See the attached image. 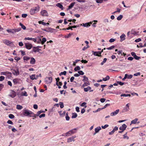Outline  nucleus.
<instances>
[{
    "instance_id": "nucleus-38",
    "label": "nucleus",
    "mask_w": 146,
    "mask_h": 146,
    "mask_svg": "<svg viewBox=\"0 0 146 146\" xmlns=\"http://www.w3.org/2000/svg\"><path fill=\"white\" fill-rule=\"evenodd\" d=\"M80 69V67L78 66H76V67L74 69V70L75 71H76L78 70H79Z\"/></svg>"
},
{
    "instance_id": "nucleus-1",
    "label": "nucleus",
    "mask_w": 146,
    "mask_h": 146,
    "mask_svg": "<svg viewBox=\"0 0 146 146\" xmlns=\"http://www.w3.org/2000/svg\"><path fill=\"white\" fill-rule=\"evenodd\" d=\"M39 7L38 6L36 7L31 9L30 11V13L31 15H33L39 11Z\"/></svg>"
},
{
    "instance_id": "nucleus-27",
    "label": "nucleus",
    "mask_w": 146,
    "mask_h": 146,
    "mask_svg": "<svg viewBox=\"0 0 146 146\" xmlns=\"http://www.w3.org/2000/svg\"><path fill=\"white\" fill-rule=\"evenodd\" d=\"M16 108L18 110H21L23 108V107L22 106L20 105H17Z\"/></svg>"
},
{
    "instance_id": "nucleus-18",
    "label": "nucleus",
    "mask_w": 146,
    "mask_h": 146,
    "mask_svg": "<svg viewBox=\"0 0 146 146\" xmlns=\"http://www.w3.org/2000/svg\"><path fill=\"white\" fill-rule=\"evenodd\" d=\"M75 4V2L71 3L70 5L69 6L67 10H69L72 8L74 6Z\"/></svg>"
},
{
    "instance_id": "nucleus-51",
    "label": "nucleus",
    "mask_w": 146,
    "mask_h": 146,
    "mask_svg": "<svg viewBox=\"0 0 146 146\" xmlns=\"http://www.w3.org/2000/svg\"><path fill=\"white\" fill-rule=\"evenodd\" d=\"M78 73L79 74V75H83L84 73L82 71H78Z\"/></svg>"
},
{
    "instance_id": "nucleus-57",
    "label": "nucleus",
    "mask_w": 146,
    "mask_h": 146,
    "mask_svg": "<svg viewBox=\"0 0 146 146\" xmlns=\"http://www.w3.org/2000/svg\"><path fill=\"white\" fill-rule=\"evenodd\" d=\"M27 16V14H23L22 15V17L23 18H25Z\"/></svg>"
},
{
    "instance_id": "nucleus-58",
    "label": "nucleus",
    "mask_w": 146,
    "mask_h": 146,
    "mask_svg": "<svg viewBox=\"0 0 146 146\" xmlns=\"http://www.w3.org/2000/svg\"><path fill=\"white\" fill-rule=\"evenodd\" d=\"M106 100V99L105 98H102L100 100V101L102 103H104Z\"/></svg>"
},
{
    "instance_id": "nucleus-35",
    "label": "nucleus",
    "mask_w": 146,
    "mask_h": 146,
    "mask_svg": "<svg viewBox=\"0 0 146 146\" xmlns=\"http://www.w3.org/2000/svg\"><path fill=\"white\" fill-rule=\"evenodd\" d=\"M15 33L17 32H19L21 30V28H18L17 29H14Z\"/></svg>"
},
{
    "instance_id": "nucleus-50",
    "label": "nucleus",
    "mask_w": 146,
    "mask_h": 146,
    "mask_svg": "<svg viewBox=\"0 0 146 146\" xmlns=\"http://www.w3.org/2000/svg\"><path fill=\"white\" fill-rule=\"evenodd\" d=\"M133 58L136 60H139L141 58L140 57L136 55Z\"/></svg>"
},
{
    "instance_id": "nucleus-46",
    "label": "nucleus",
    "mask_w": 146,
    "mask_h": 146,
    "mask_svg": "<svg viewBox=\"0 0 146 146\" xmlns=\"http://www.w3.org/2000/svg\"><path fill=\"white\" fill-rule=\"evenodd\" d=\"M42 36H38V38L39 39V40H38V41L37 42L38 43H41V37H42Z\"/></svg>"
},
{
    "instance_id": "nucleus-14",
    "label": "nucleus",
    "mask_w": 146,
    "mask_h": 146,
    "mask_svg": "<svg viewBox=\"0 0 146 146\" xmlns=\"http://www.w3.org/2000/svg\"><path fill=\"white\" fill-rule=\"evenodd\" d=\"M125 35L124 34H122V35L120 36V42H121L123 40H124L125 39Z\"/></svg>"
},
{
    "instance_id": "nucleus-21",
    "label": "nucleus",
    "mask_w": 146,
    "mask_h": 146,
    "mask_svg": "<svg viewBox=\"0 0 146 146\" xmlns=\"http://www.w3.org/2000/svg\"><path fill=\"white\" fill-rule=\"evenodd\" d=\"M13 82L15 84H16L18 82V78L14 79L13 80Z\"/></svg>"
},
{
    "instance_id": "nucleus-15",
    "label": "nucleus",
    "mask_w": 146,
    "mask_h": 146,
    "mask_svg": "<svg viewBox=\"0 0 146 146\" xmlns=\"http://www.w3.org/2000/svg\"><path fill=\"white\" fill-rule=\"evenodd\" d=\"M3 42L6 45H9L10 44L12 43L11 42L7 40H3Z\"/></svg>"
},
{
    "instance_id": "nucleus-43",
    "label": "nucleus",
    "mask_w": 146,
    "mask_h": 146,
    "mask_svg": "<svg viewBox=\"0 0 146 146\" xmlns=\"http://www.w3.org/2000/svg\"><path fill=\"white\" fill-rule=\"evenodd\" d=\"M66 71H64L63 72H61L59 74V75L61 76V75H66Z\"/></svg>"
},
{
    "instance_id": "nucleus-56",
    "label": "nucleus",
    "mask_w": 146,
    "mask_h": 146,
    "mask_svg": "<svg viewBox=\"0 0 146 146\" xmlns=\"http://www.w3.org/2000/svg\"><path fill=\"white\" fill-rule=\"evenodd\" d=\"M115 47V46H111L109 47V48H107L106 49L108 50H111L113 49Z\"/></svg>"
},
{
    "instance_id": "nucleus-45",
    "label": "nucleus",
    "mask_w": 146,
    "mask_h": 146,
    "mask_svg": "<svg viewBox=\"0 0 146 146\" xmlns=\"http://www.w3.org/2000/svg\"><path fill=\"white\" fill-rule=\"evenodd\" d=\"M59 80H60V78L58 77L56 79V84L57 86H58V82L59 81Z\"/></svg>"
},
{
    "instance_id": "nucleus-34",
    "label": "nucleus",
    "mask_w": 146,
    "mask_h": 146,
    "mask_svg": "<svg viewBox=\"0 0 146 146\" xmlns=\"http://www.w3.org/2000/svg\"><path fill=\"white\" fill-rule=\"evenodd\" d=\"M30 59V57L27 56H24L23 57L24 60H28Z\"/></svg>"
},
{
    "instance_id": "nucleus-6",
    "label": "nucleus",
    "mask_w": 146,
    "mask_h": 146,
    "mask_svg": "<svg viewBox=\"0 0 146 146\" xmlns=\"http://www.w3.org/2000/svg\"><path fill=\"white\" fill-rule=\"evenodd\" d=\"M41 15L43 16H48V13L46 10H43L41 12Z\"/></svg>"
},
{
    "instance_id": "nucleus-23",
    "label": "nucleus",
    "mask_w": 146,
    "mask_h": 146,
    "mask_svg": "<svg viewBox=\"0 0 146 146\" xmlns=\"http://www.w3.org/2000/svg\"><path fill=\"white\" fill-rule=\"evenodd\" d=\"M56 6L61 9L62 10L63 9V6L60 3H58L56 4Z\"/></svg>"
},
{
    "instance_id": "nucleus-28",
    "label": "nucleus",
    "mask_w": 146,
    "mask_h": 146,
    "mask_svg": "<svg viewBox=\"0 0 146 146\" xmlns=\"http://www.w3.org/2000/svg\"><path fill=\"white\" fill-rule=\"evenodd\" d=\"M89 85V82L87 81L86 82H85L84 84H83V87H85L86 86H88V85Z\"/></svg>"
},
{
    "instance_id": "nucleus-36",
    "label": "nucleus",
    "mask_w": 146,
    "mask_h": 146,
    "mask_svg": "<svg viewBox=\"0 0 146 146\" xmlns=\"http://www.w3.org/2000/svg\"><path fill=\"white\" fill-rule=\"evenodd\" d=\"M12 73L11 72H9L7 74V76L9 78H10L11 77Z\"/></svg>"
},
{
    "instance_id": "nucleus-8",
    "label": "nucleus",
    "mask_w": 146,
    "mask_h": 146,
    "mask_svg": "<svg viewBox=\"0 0 146 146\" xmlns=\"http://www.w3.org/2000/svg\"><path fill=\"white\" fill-rule=\"evenodd\" d=\"M93 54L95 56H101V52L99 51L98 52H94V51H92Z\"/></svg>"
},
{
    "instance_id": "nucleus-54",
    "label": "nucleus",
    "mask_w": 146,
    "mask_h": 146,
    "mask_svg": "<svg viewBox=\"0 0 146 146\" xmlns=\"http://www.w3.org/2000/svg\"><path fill=\"white\" fill-rule=\"evenodd\" d=\"M131 34H133L134 35H136L137 34V33L133 30L131 31Z\"/></svg>"
},
{
    "instance_id": "nucleus-47",
    "label": "nucleus",
    "mask_w": 146,
    "mask_h": 146,
    "mask_svg": "<svg viewBox=\"0 0 146 146\" xmlns=\"http://www.w3.org/2000/svg\"><path fill=\"white\" fill-rule=\"evenodd\" d=\"M44 112L43 111H40L37 112V113L36 115V116H38L41 113Z\"/></svg>"
},
{
    "instance_id": "nucleus-20",
    "label": "nucleus",
    "mask_w": 146,
    "mask_h": 146,
    "mask_svg": "<svg viewBox=\"0 0 146 146\" xmlns=\"http://www.w3.org/2000/svg\"><path fill=\"white\" fill-rule=\"evenodd\" d=\"M9 96L12 98H13L16 96V94L15 92L13 91L12 92V94L10 95Z\"/></svg>"
},
{
    "instance_id": "nucleus-16",
    "label": "nucleus",
    "mask_w": 146,
    "mask_h": 146,
    "mask_svg": "<svg viewBox=\"0 0 146 146\" xmlns=\"http://www.w3.org/2000/svg\"><path fill=\"white\" fill-rule=\"evenodd\" d=\"M101 129L100 127H98L95 128V133H94V135H95L97 133H98L99 131Z\"/></svg>"
},
{
    "instance_id": "nucleus-49",
    "label": "nucleus",
    "mask_w": 146,
    "mask_h": 146,
    "mask_svg": "<svg viewBox=\"0 0 146 146\" xmlns=\"http://www.w3.org/2000/svg\"><path fill=\"white\" fill-rule=\"evenodd\" d=\"M117 83L118 84L121 86L123 85L124 84V82H121L119 81L117 82Z\"/></svg>"
},
{
    "instance_id": "nucleus-19",
    "label": "nucleus",
    "mask_w": 146,
    "mask_h": 146,
    "mask_svg": "<svg viewBox=\"0 0 146 146\" xmlns=\"http://www.w3.org/2000/svg\"><path fill=\"white\" fill-rule=\"evenodd\" d=\"M110 79V77L109 76H107L105 78H104L102 79V80L104 81H106L107 80H109Z\"/></svg>"
},
{
    "instance_id": "nucleus-61",
    "label": "nucleus",
    "mask_w": 146,
    "mask_h": 146,
    "mask_svg": "<svg viewBox=\"0 0 146 146\" xmlns=\"http://www.w3.org/2000/svg\"><path fill=\"white\" fill-rule=\"evenodd\" d=\"M115 40V39L113 38H111L109 40V42H114Z\"/></svg>"
},
{
    "instance_id": "nucleus-40",
    "label": "nucleus",
    "mask_w": 146,
    "mask_h": 146,
    "mask_svg": "<svg viewBox=\"0 0 146 146\" xmlns=\"http://www.w3.org/2000/svg\"><path fill=\"white\" fill-rule=\"evenodd\" d=\"M104 22L105 23H107L109 22V21L107 19H105L103 20Z\"/></svg>"
},
{
    "instance_id": "nucleus-11",
    "label": "nucleus",
    "mask_w": 146,
    "mask_h": 146,
    "mask_svg": "<svg viewBox=\"0 0 146 146\" xmlns=\"http://www.w3.org/2000/svg\"><path fill=\"white\" fill-rule=\"evenodd\" d=\"M119 111V109H117L115 111L111 112L110 114L111 116H113L116 115L118 113Z\"/></svg>"
},
{
    "instance_id": "nucleus-9",
    "label": "nucleus",
    "mask_w": 146,
    "mask_h": 146,
    "mask_svg": "<svg viewBox=\"0 0 146 146\" xmlns=\"http://www.w3.org/2000/svg\"><path fill=\"white\" fill-rule=\"evenodd\" d=\"M25 47L28 49H30L32 47V45L31 44L29 43H25Z\"/></svg>"
},
{
    "instance_id": "nucleus-32",
    "label": "nucleus",
    "mask_w": 146,
    "mask_h": 146,
    "mask_svg": "<svg viewBox=\"0 0 146 146\" xmlns=\"http://www.w3.org/2000/svg\"><path fill=\"white\" fill-rule=\"evenodd\" d=\"M84 79L83 80V81L85 82V81H87L88 80V78L87 77L85 76H84L83 77Z\"/></svg>"
},
{
    "instance_id": "nucleus-59",
    "label": "nucleus",
    "mask_w": 146,
    "mask_h": 146,
    "mask_svg": "<svg viewBox=\"0 0 146 146\" xmlns=\"http://www.w3.org/2000/svg\"><path fill=\"white\" fill-rule=\"evenodd\" d=\"M7 123L8 124H11L12 125L13 124V122L10 120H9L7 121Z\"/></svg>"
},
{
    "instance_id": "nucleus-52",
    "label": "nucleus",
    "mask_w": 146,
    "mask_h": 146,
    "mask_svg": "<svg viewBox=\"0 0 146 146\" xmlns=\"http://www.w3.org/2000/svg\"><path fill=\"white\" fill-rule=\"evenodd\" d=\"M38 23L39 24H41L44 25H46V23L42 21H38Z\"/></svg>"
},
{
    "instance_id": "nucleus-39",
    "label": "nucleus",
    "mask_w": 146,
    "mask_h": 146,
    "mask_svg": "<svg viewBox=\"0 0 146 146\" xmlns=\"http://www.w3.org/2000/svg\"><path fill=\"white\" fill-rule=\"evenodd\" d=\"M123 17V16L122 15H120L117 18V19L118 20H121Z\"/></svg>"
},
{
    "instance_id": "nucleus-3",
    "label": "nucleus",
    "mask_w": 146,
    "mask_h": 146,
    "mask_svg": "<svg viewBox=\"0 0 146 146\" xmlns=\"http://www.w3.org/2000/svg\"><path fill=\"white\" fill-rule=\"evenodd\" d=\"M76 135L72 136L67 139V142L68 143H70L72 141L74 142L75 141L74 139L76 137Z\"/></svg>"
},
{
    "instance_id": "nucleus-7",
    "label": "nucleus",
    "mask_w": 146,
    "mask_h": 146,
    "mask_svg": "<svg viewBox=\"0 0 146 146\" xmlns=\"http://www.w3.org/2000/svg\"><path fill=\"white\" fill-rule=\"evenodd\" d=\"M12 73L14 75L18 76L19 74V72L18 69H17L16 70H13Z\"/></svg>"
},
{
    "instance_id": "nucleus-2",
    "label": "nucleus",
    "mask_w": 146,
    "mask_h": 146,
    "mask_svg": "<svg viewBox=\"0 0 146 146\" xmlns=\"http://www.w3.org/2000/svg\"><path fill=\"white\" fill-rule=\"evenodd\" d=\"M77 130V128H74L69 131L65 133L66 136H69L71 135L72 134L76 133Z\"/></svg>"
},
{
    "instance_id": "nucleus-25",
    "label": "nucleus",
    "mask_w": 146,
    "mask_h": 146,
    "mask_svg": "<svg viewBox=\"0 0 146 146\" xmlns=\"http://www.w3.org/2000/svg\"><path fill=\"white\" fill-rule=\"evenodd\" d=\"M129 109V108L125 107L123 110V112H125L128 111Z\"/></svg>"
},
{
    "instance_id": "nucleus-26",
    "label": "nucleus",
    "mask_w": 146,
    "mask_h": 146,
    "mask_svg": "<svg viewBox=\"0 0 146 146\" xmlns=\"http://www.w3.org/2000/svg\"><path fill=\"white\" fill-rule=\"evenodd\" d=\"M80 61V60L77 59L75 60V61L73 62V65L74 66H76V64L78 62Z\"/></svg>"
},
{
    "instance_id": "nucleus-17",
    "label": "nucleus",
    "mask_w": 146,
    "mask_h": 146,
    "mask_svg": "<svg viewBox=\"0 0 146 146\" xmlns=\"http://www.w3.org/2000/svg\"><path fill=\"white\" fill-rule=\"evenodd\" d=\"M31 61H30V63L31 64H35V59L33 58H31Z\"/></svg>"
},
{
    "instance_id": "nucleus-30",
    "label": "nucleus",
    "mask_w": 146,
    "mask_h": 146,
    "mask_svg": "<svg viewBox=\"0 0 146 146\" xmlns=\"http://www.w3.org/2000/svg\"><path fill=\"white\" fill-rule=\"evenodd\" d=\"M72 118H74L77 117V114L76 113H74L72 114Z\"/></svg>"
},
{
    "instance_id": "nucleus-60",
    "label": "nucleus",
    "mask_w": 146,
    "mask_h": 146,
    "mask_svg": "<svg viewBox=\"0 0 146 146\" xmlns=\"http://www.w3.org/2000/svg\"><path fill=\"white\" fill-rule=\"evenodd\" d=\"M141 39L140 38H139L137 39H136L135 40V42H139V41H141Z\"/></svg>"
},
{
    "instance_id": "nucleus-37",
    "label": "nucleus",
    "mask_w": 146,
    "mask_h": 146,
    "mask_svg": "<svg viewBox=\"0 0 146 146\" xmlns=\"http://www.w3.org/2000/svg\"><path fill=\"white\" fill-rule=\"evenodd\" d=\"M19 25L21 27V28L25 30L26 29V27L21 23H20Z\"/></svg>"
},
{
    "instance_id": "nucleus-62",
    "label": "nucleus",
    "mask_w": 146,
    "mask_h": 146,
    "mask_svg": "<svg viewBox=\"0 0 146 146\" xmlns=\"http://www.w3.org/2000/svg\"><path fill=\"white\" fill-rule=\"evenodd\" d=\"M82 63H86L88 62V61L86 60H82L81 61Z\"/></svg>"
},
{
    "instance_id": "nucleus-24",
    "label": "nucleus",
    "mask_w": 146,
    "mask_h": 146,
    "mask_svg": "<svg viewBox=\"0 0 146 146\" xmlns=\"http://www.w3.org/2000/svg\"><path fill=\"white\" fill-rule=\"evenodd\" d=\"M91 88L90 87L88 86L87 88H84V90L85 92H87L88 90H91Z\"/></svg>"
},
{
    "instance_id": "nucleus-12",
    "label": "nucleus",
    "mask_w": 146,
    "mask_h": 146,
    "mask_svg": "<svg viewBox=\"0 0 146 146\" xmlns=\"http://www.w3.org/2000/svg\"><path fill=\"white\" fill-rule=\"evenodd\" d=\"M92 23V22H90L89 23H83L82 25L85 27H88L90 26L91 24Z\"/></svg>"
},
{
    "instance_id": "nucleus-22",
    "label": "nucleus",
    "mask_w": 146,
    "mask_h": 146,
    "mask_svg": "<svg viewBox=\"0 0 146 146\" xmlns=\"http://www.w3.org/2000/svg\"><path fill=\"white\" fill-rule=\"evenodd\" d=\"M30 78L32 80L37 79V78H36L35 77V74H33L31 75L30 76Z\"/></svg>"
},
{
    "instance_id": "nucleus-5",
    "label": "nucleus",
    "mask_w": 146,
    "mask_h": 146,
    "mask_svg": "<svg viewBox=\"0 0 146 146\" xmlns=\"http://www.w3.org/2000/svg\"><path fill=\"white\" fill-rule=\"evenodd\" d=\"M45 81L46 83L50 84L52 81V78L51 77H47L45 78Z\"/></svg>"
},
{
    "instance_id": "nucleus-31",
    "label": "nucleus",
    "mask_w": 146,
    "mask_h": 146,
    "mask_svg": "<svg viewBox=\"0 0 146 146\" xmlns=\"http://www.w3.org/2000/svg\"><path fill=\"white\" fill-rule=\"evenodd\" d=\"M8 72L7 71L2 72H1V75H4L7 76V74H8Z\"/></svg>"
},
{
    "instance_id": "nucleus-53",
    "label": "nucleus",
    "mask_w": 146,
    "mask_h": 146,
    "mask_svg": "<svg viewBox=\"0 0 146 146\" xmlns=\"http://www.w3.org/2000/svg\"><path fill=\"white\" fill-rule=\"evenodd\" d=\"M108 126H109V125H108L106 124L104 126H102V128L104 129H105L107 127H108Z\"/></svg>"
},
{
    "instance_id": "nucleus-48",
    "label": "nucleus",
    "mask_w": 146,
    "mask_h": 146,
    "mask_svg": "<svg viewBox=\"0 0 146 146\" xmlns=\"http://www.w3.org/2000/svg\"><path fill=\"white\" fill-rule=\"evenodd\" d=\"M22 95L23 96H27L28 94H27V92L26 91H25L24 92H22Z\"/></svg>"
},
{
    "instance_id": "nucleus-63",
    "label": "nucleus",
    "mask_w": 146,
    "mask_h": 146,
    "mask_svg": "<svg viewBox=\"0 0 146 146\" xmlns=\"http://www.w3.org/2000/svg\"><path fill=\"white\" fill-rule=\"evenodd\" d=\"M140 75V72H137L135 73L134 74V76H139Z\"/></svg>"
},
{
    "instance_id": "nucleus-42",
    "label": "nucleus",
    "mask_w": 146,
    "mask_h": 146,
    "mask_svg": "<svg viewBox=\"0 0 146 146\" xmlns=\"http://www.w3.org/2000/svg\"><path fill=\"white\" fill-rule=\"evenodd\" d=\"M65 117H66V120L67 121H68L69 120L70 117H69L67 113L66 114Z\"/></svg>"
},
{
    "instance_id": "nucleus-41",
    "label": "nucleus",
    "mask_w": 146,
    "mask_h": 146,
    "mask_svg": "<svg viewBox=\"0 0 146 146\" xmlns=\"http://www.w3.org/2000/svg\"><path fill=\"white\" fill-rule=\"evenodd\" d=\"M9 117L11 119H13L14 118V116L12 114H9Z\"/></svg>"
},
{
    "instance_id": "nucleus-64",
    "label": "nucleus",
    "mask_w": 146,
    "mask_h": 146,
    "mask_svg": "<svg viewBox=\"0 0 146 146\" xmlns=\"http://www.w3.org/2000/svg\"><path fill=\"white\" fill-rule=\"evenodd\" d=\"M74 77L73 76L70 79V81L71 82H73L74 80Z\"/></svg>"
},
{
    "instance_id": "nucleus-44",
    "label": "nucleus",
    "mask_w": 146,
    "mask_h": 146,
    "mask_svg": "<svg viewBox=\"0 0 146 146\" xmlns=\"http://www.w3.org/2000/svg\"><path fill=\"white\" fill-rule=\"evenodd\" d=\"M59 104L60 106V108H62L64 107V105L63 103V102H60L59 103Z\"/></svg>"
},
{
    "instance_id": "nucleus-33",
    "label": "nucleus",
    "mask_w": 146,
    "mask_h": 146,
    "mask_svg": "<svg viewBox=\"0 0 146 146\" xmlns=\"http://www.w3.org/2000/svg\"><path fill=\"white\" fill-rule=\"evenodd\" d=\"M121 96H124V97H127V96H131V95L130 94H122L121 95Z\"/></svg>"
},
{
    "instance_id": "nucleus-13",
    "label": "nucleus",
    "mask_w": 146,
    "mask_h": 146,
    "mask_svg": "<svg viewBox=\"0 0 146 146\" xmlns=\"http://www.w3.org/2000/svg\"><path fill=\"white\" fill-rule=\"evenodd\" d=\"M138 120V119L137 118H136L132 120L131 121L130 125H131V124H135L136 123H139L140 122H139V121L137 122V121Z\"/></svg>"
},
{
    "instance_id": "nucleus-4",
    "label": "nucleus",
    "mask_w": 146,
    "mask_h": 146,
    "mask_svg": "<svg viewBox=\"0 0 146 146\" xmlns=\"http://www.w3.org/2000/svg\"><path fill=\"white\" fill-rule=\"evenodd\" d=\"M23 113L25 116H28L30 114H33V113L29 110H24Z\"/></svg>"
},
{
    "instance_id": "nucleus-55",
    "label": "nucleus",
    "mask_w": 146,
    "mask_h": 146,
    "mask_svg": "<svg viewBox=\"0 0 146 146\" xmlns=\"http://www.w3.org/2000/svg\"><path fill=\"white\" fill-rule=\"evenodd\" d=\"M5 79V77L3 76H0V81H3Z\"/></svg>"
},
{
    "instance_id": "nucleus-29",
    "label": "nucleus",
    "mask_w": 146,
    "mask_h": 146,
    "mask_svg": "<svg viewBox=\"0 0 146 146\" xmlns=\"http://www.w3.org/2000/svg\"><path fill=\"white\" fill-rule=\"evenodd\" d=\"M46 39L45 38H42V40H41V44H43L44 43V42H46Z\"/></svg>"
},
{
    "instance_id": "nucleus-10",
    "label": "nucleus",
    "mask_w": 146,
    "mask_h": 146,
    "mask_svg": "<svg viewBox=\"0 0 146 146\" xmlns=\"http://www.w3.org/2000/svg\"><path fill=\"white\" fill-rule=\"evenodd\" d=\"M127 127V125L125 124H123L120 126L119 128V129L120 130H122V131H124L126 129Z\"/></svg>"
}]
</instances>
